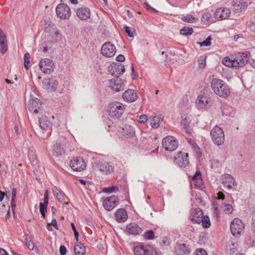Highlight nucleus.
<instances>
[{
    "label": "nucleus",
    "mask_w": 255,
    "mask_h": 255,
    "mask_svg": "<svg viewBox=\"0 0 255 255\" xmlns=\"http://www.w3.org/2000/svg\"><path fill=\"white\" fill-rule=\"evenodd\" d=\"M145 5L146 6V9L147 10H151L154 12H158V11L156 10L155 8H153L152 7L150 6L147 2H145Z\"/></svg>",
    "instance_id": "774afa93"
},
{
    "label": "nucleus",
    "mask_w": 255,
    "mask_h": 255,
    "mask_svg": "<svg viewBox=\"0 0 255 255\" xmlns=\"http://www.w3.org/2000/svg\"><path fill=\"white\" fill-rule=\"evenodd\" d=\"M76 15L81 20H87L90 17V9L87 7L79 8L76 10Z\"/></svg>",
    "instance_id": "aec40b11"
},
{
    "label": "nucleus",
    "mask_w": 255,
    "mask_h": 255,
    "mask_svg": "<svg viewBox=\"0 0 255 255\" xmlns=\"http://www.w3.org/2000/svg\"><path fill=\"white\" fill-rule=\"evenodd\" d=\"M79 182L80 183H81L82 184L84 185H87L88 186L86 187L87 188H89V186L90 185H92L93 184L92 182H91V181H88V180H86L82 179H79Z\"/></svg>",
    "instance_id": "13d9d810"
},
{
    "label": "nucleus",
    "mask_w": 255,
    "mask_h": 255,
    "mask_svg": "<svg viewBox=\"0 0 255 255\" xmlns=\"http://www.w3.org/2000/svg\"><path fill=\"white\" fill-rule=\"evenodd\" d=\"M126 229L129 234L133 235H139L142 232V229L135 223L128 224Z\"/></svg>",
    "instance_id": "412c9836"
},
{
    "label": "nucleus",
    "mask_w": 255,
    "mask_h": 255,
    "mask_svg": "<svg viewBox=\"0 0 255 255\" xmlns=\"http://www.w3.org/2000/svg\"><path fill=\"white\" fill-rule=\"evenodd\" d=\"M234 59H231L228 57H226L224 58L223 60V64L228 67H235L234 65Z\"/></svg>",
    "instance_id": "de8ad7c7"
},
{
    "label": "nucleus",
    "mask_w": 255,
    "mask_h": 255,
    "mask_svg": "<svg viewBox=\"0 0 255 255\" xmlns=\"http://www.w3.org/2000/svg\"><path fill=\"white\" fill-rule=\"evenodd\" d=\"M119 190V187L117 186H112L109 187H104L102 188V191L106 193H112L117 192Z\"/></svg>",
    "instance_id": "a18cd8bd"
},
{
    "label": "nucleus",
    "mask_w": 255,
    "mask_h": 255,
    "mask_svg": "<svg viewBox=\"0 0 255 255\" xmlns=\"http://www.w3.org/2000/svg\"><path fill=\"white\" fill-rule=\"evenodd\" d=\"M176 252L179 255H184L190 253V249L185 244H180L178 245V247Z\"/></svg>",
    "instance_id": "72a5a7b5"
},
{
    "label": "nucleus",
    "mask_w": 255,
    "mask_h": 255,
    "mask_svg": "<svg viewBox=\"0 0 255 255\" xmlns=\"http://www.w3.org/2000/svg\"><path fill=\"white\" fill-rule=\"evenodd\" d=\"M25 243L26 246L30 250H33L34 249V245L33 242L29 238L26 237L25 239Z\"/></svg>",
    "instance_id": "864d4df0"
},
{
    "label": "nucleus",
    "mask_w": 255,
    "mask_h": 255,
    "mask_svg": "<svg viewBox=\"0 0 255 255\" xmlns=\"http://www.w3.org/2000/svg\"><path fill=\"white\" fill-rule=\"evenodd\" d=\"M191 182L197 189L202 190L205 188L201 173L199 170L196 171L195 174L192 177Z\"/></svg>",
    "instance_id": "a211bd4d"
},
{
    "label": "nucleus",
    "mask_w": 255,
    "mask_h": 255,
    "mask_svg": "<svg viewBox=\"0 0 255 255\" xmlns=\"http://www.w3.org/2000/svg\"><path fill=\"white\" fill-rule=\"evenodd\" d=\"M116 60L118 62H124L125 60V56L122 54H120L117 56Z\"/></svg>",
    "instance_id": "e2e57ef3"
},
{
    "label": "nucleus",
    "mask_w": 255,
    "mask_h": 255,
    "mask_svg": "<svg viewBox=\"0 0 255 255\" xmlns=\"http://www.w3.org/2000/svg\"><path fill=\"white\" fill-rule=\"evenodd\" d=\"M42 83L45 89L51 91H55L57 85L55 80L50 78L44 79Z\"/></svg>",
    "instance_id": "cd10ccee"
},
{
    "label": "nucleus",
    "mask_w": 255,
    "mask_h": 255,
    "mask_svg": "<svg viewBox=\"0 0 255 255\" xmlns=\"http://www.w3.org/2000/svg\"><path fill=\"white\" fill-rule=\"evenodd\" d=\"M59 252L61 255H65L67 253V249L65 246L61 245L60 247Z\"/></svg>",
    "instance_id": "bf43d9fd"
},
{
    "label": "nucleus",
    "mask_w": 255,
    "mask_h": 255,
    "mask_svg": "<svg viewBox=\"0 0 255 255\" xmlns=\"http://www.w3.org/2000/svg\"><path fill=\"white\" fill-rule=\"evenodd\" d=\"M244 228L242 221L238 218L234 219L230 225L231 232L234 237H239Z\"/></svg>",
    "instance_id": "39448f33"
},
{
    "label": "nucleus",
    "mask_w": 255,
    "mask_h": 255,
    "mask_svg": "<svg viewBox=\"0 0 255 255\" xmlns=\"http://www.w3.org/2000/svg\"><path fill=\"white\" fill-rule=\"evenodd\" d=\"M40 70L45 74H50L53 70L54 63L50 59H43L39 63Z\"/></svg>",
    "instance_id": "ddd939ff"
},
{
    "label": "nucleus",
    "mask_w": 255,
    "mask_h": 255,
    "mask_svg": "<svg viewBox=\"0 0 255 255\" xmlns=\"http://www.w3.org/2000/svg\"><path fill=\"white\" fill-rule=\"evenodd\" d=\"M146 255H159L158 250L150 245L146 246Z\"/></svg>",
    "instance_id": "37998d69"
},
{
    "label": "nucleus",
    "mask_w": 255,
    "mask_h": 255,
    "mask_svg": "<svg viewBox=\"0 0 255 255\" xmlns=\"http://www.w3.org/2000/svg\"><path fill=\"white\" fill-rule=\"evenodd\" d=\"M110 87L116 92L123 91L125 89V85L122 79L119 77L114 78L109 81Z\"/></svg>",
    "instance_id": "dca6fc26"
},
{
    "label": "nucleus",
    "mask_w": 255,
    "mask_h": 255,
    "mask_svg": "<svg viewBox=\"0 0 255 255\" xmlns=\"http://www.w3.org/2000/svg\"><path fill=\"white\" fill-rule=\"evenodd\" d=\"M138 97L136 90L128 89L123 94V98L126 101L132 102L136 101Z\"/></svg>",
    "instance_id": "6ab92c4d"
},
{
    "label": "nucleus",
    "mask_w": 255,
    "mask_h": 255,
    "mask_svg": "<svg viewBox=\"0 0 255 255\" xmlns=\"http://www.w3.org/2000/svg\"><path fill=\"white\" fill-rule=\"evenodd\" d=\"M48 202L43 201L39 204L40 213L43 218H45V213L47 212Z\"/></svg>",
    "instance_id": "4c0bfd02"
},
{
    "label": "nucleus",
    "mask_w": 255,
    "mask_h": 255,
    "mask_svg": "<svg viewBox=\"0 0 255 255\" xmlns=\"http://www.w3.org/2000/svg\"><path fill=\"white\" fill-rule=\"evenodd\" d=\"M7 43L6 38L0 39V51L2 54H4L7 51Z\"/></svg>",
    "instance_id": "ea45409f"
},
{
    "label": "nucleus",
    "mask_w": 255,
    "mask_h": 255,
    "mask_svg": "<svg viewBox=\"0 0 255 255\" xmlns=\"http://www.w3.org/2000/svg\"><path fill=\"white\" fill-rule=\"evenodd\" d=\"M174 162L180 167H186L189 163L188 153L179 151L174 157Z\"/></svg>",
    "instance_id": "6e6552de"
},
{
    "label": "nucleus",
    "mask_w": 255,
    "mask_h": 255,
    "mask_svg": "<svg viewBox=\"0 0 255 255\" xmlns=\"http://www.w3.org/2000/svg\"><path fill=\"white\" fill-rule=\"evenodd\" d=\"M30 55L29 53H25L24 56V66L26 70L29 68L28 64L30 63Z\"/></svg>",
    "instance_id": "3c124183"
},
{
    "label": "nucleus",
    "mask_w": 255,
    "mask_h": 255,
    "mask_svg": "<svg viewBox=\"0 0 255 255\" xmlns=\"http://www.w3.org/2000/svg\"><path fill=\"white\" fill-rule=\"evenodd\" d=\"M119 203L118 197L112 195L105 199L103 201V206L106 210L111 211L118 205Z\"/></svg>",
    "instance_id": "4468645a"
},
{
    "label": "nucleus",
    "mask_w": 255,
    "mask_h": 255,
    "mask_svg": "<svg viewBox=\"0 0 255 255\" xmlns=\"http://www.w3.org/2000/svg\"><path fill=\"white\" fill-rule=\"evenodd\" d=\"M203 213L202 210L199 208H196L193 211L191 220L197 224H200L202 221Z\"/></svg>",
    "instance_id": "b1692460"
},
{
    "label": "nucleus",
    "mask_w": 255,
    "mask_h": 255,
    "mask_svg": "<svg viewBox=\"0 0 255 255\" xmlns=\"http://www.w3.org/2000/svg\"><path fill=\"white\" fill-rule=\"evenodd\" d=\"M143 237L146 240H151L155 238V234L153 230H149L144 232Z\"/></svg>",
    "instance_id": "79ce46f5"
},
{
    "label": "nucleus",
    "mask_w": 255,
    "mask_h": 255,
    "mask_svg": "<svg viewBox=\"0 0 255 255\" xmlns=\"http://www.w3.org/2000/svg\"><path fill=\"white\" fill-rule=\"evenodd\" d=\"M181 19L185 22L188 23H193L194 21V17L191 14H187L185 16H183Z\"/></svg>",
    "instance_id": "603ef678"
},
{
    "label": "nucleus",
    "mask_w": 255,
    "mask_h": 255,
    "mask_svg": "<svg viewBox=\"0 0 255 255\" xmlns=\"http://www.w3.org/2000/svg\"><path fill=\"white\" fill-rule=\"evenodd\" d=\"M202 226L204 228H208L210 227L211 223L208 216H204L202 219Z\"/></svg>",
    "instance_id": "8fccbe9b"
},
{
    "label": "nucleus",
    "mask_w": 255,
    "mask_h": 255,
    "mask_svg": "<svg viewBox=\"0 0 255 255\" xmlns=\"http://www.w3.org/2000/svg\"><path fill=\"white\" fill-rule=\"evenodd\" d=\"M161 120L160 117L159 116L153 117L150 124L151 127L153 128H157L159 126Z\"/></svg>",
    "instance_id": "49530a36"
},
{
    "label": "nucleus",
    "mask_w": 255,
    "mask_h": 255,
    "mask_svg": "<svg viewBox=\"0 0 255 255\" xmlns=\"http://www.w3.org/2000/svg\"><path fill=\"white\" fill-rule=\"evenodd\" d=\"M231 13L230 9L226 7H220L216 10L214 13L215 20H223L228 18Z\"/></svg>",
    "instance_id": "f3484780"
},
{
    "label": "nucleus",
    "mask_w": 255,
    "mask_h": 255,
    "mask_svg": "<svg viewBox=\"0 0 255 255\" xmlns=\"http://www.w3.org/2000/svg\"><path fill=\"white\" fill-rule=\"evenodd\" d=\"M194 255H208L207 252L203 249H197Z\"/></svg>",
    "instance_id": "6e6d98bb"
},
{
    "label": "nucleus",
    "mask_w": 255,
    "mask_h": 255,
    "mask_svg": "<svg viewBox=\"0 0 255 255\" xmlns=\"http://www.w3.org/2000/svg\"><path fill=\"white\" fill-rule=\"evenodd\" d=\"M64 153V149L60 143H56L53 149V154L55 156L62 155Z\"/></svg>",
    "instance_id": "f704fd0d"
},
{
    "label": "nucleus",
    "mask_w": 255,
    "mask_h": 255,
    "mask_svg": "<svg viewBox=\"0 0 255 255\" xmlns=\"http://www.w3.org/2000/svg\"><path fill=\"white\" fill-rule=\"evenodd\" d=\"M163 147L167 151H173L178 146V142L175 137L173 136H167L164 138L162 141Z\"/></svg>",
    "instance_id": "423d86ee"
},
{
    "label": "nucleus",
    "mask_w": 255,
    "mask_h": 255,
    "mask_svg": "<svg viewBox=\"0 0 255 255\" xmlns=\"http://www.w3.org/2000/svg\"><path fill=\"white\" fill-rule=\"evenodd\" d=\"M123 135L126 138H131L135 135V130L133 126L125 125L122 128Z\"/></svg>",
    "instance_id": "a878e982"
},
{
    "label": "nucleus",
    "mask_w": 255,
    "mask_h": 255,
    "mask_svg": "<svg viewBox=\"0 0 255 255\" xmlns=\"http://www.w3.org/2000/svg\"><path fill=\"white\" fill-rule=\"evenodd\" d=\"M201 21L204 24H207L214 22L216 20H215L214 16L213 17L209 12H205L202 15Z\"/></svg>",
    "instance_id": "7c9ffc66"
},
{
    "label": "nucleus",
    "mask_w": 255,
    "mask_h": 255,
    "mask_svg": "<svg viewBox=\"0 0 255 255\" xmlns=\"http://www.w3.org/2000/svg\"><path fill=\"white\" fill-rule=\"evenodd\" d=\"M124 110L125 107L122 103L118 102H113L109 105V115L113 119H119L123 114Z\"/></svg>",
    "instance_id": "f03ea898"
},
{
    "label": "nucleus",
    "mask_w": 255,
    "mask_h": 255,
    "mask_svg": "<svg viewBox=\"0 0 255 255\" xmlns=\"http://www.w3.org/2000/svg\"><path fill=\"white\" fill-rule=\"evenodd\" d=\"M222 184L224 187L228 189H235L237 184L235 178L229 174H225L222 178Z\"/></svg>",
    "instance_id": "2eb2a0df"
},
{
    "label": "nucleus",
    "mask_w": 255,
    "mask_h": 255,
    "mask_svg": "<svg viewBox=\"0 0 255 255\" xmlns=\"http://www.w3.org/2000/svg\"><path fill=\"white\" fill-rule=\"evenodd\" d=\"M49 200V191L46 189L44 193V199L43 201L48 202Z\"/></svg>",
    "instance_id": "680f3d73"
},
{
    "label": "nucleus",
    "mask_w": 255,
    "mask_h": 255,
    "mask_svg": "<svg viewBox=\"0 0 255 255\" xmlns=\"http://www.w3.org/2000/svg\"><path fill=\"white\" fill-rule=\"evenodd\" d=\"M71 228L72 230L74 232V236L75 238V240L77 242H78V237H79V233L76 230V227L73 223H71Z\"/></svg>",
    "instance_id": "4d7b16f0"
},
{
    "label": "nucleus",
    "mask_w": 255,
    "mask_h": 255,
    "mask_svg": "<svg viewBox=\"0 0 255 255\" xmlns=\"http://www.w3.org/2000/svg\"><path fill=\"white\" fill-rule=\"evenodd\" d=\"M98 168L100 171L107 174L113 172L114 167L111 162H101L98 163Z\"/></svg>",
    "instance_id": "393cba45"
},
{
    "label": "nucleus",
    "mask_w": 255,
    "mask_h": 255,
    "mask_svg": "<svg viewBox=\"0 0 255 255\" xmlns=\"http://www.w3.org/2000/svg\"><path fill=\"white\" fill-rule=\"evenodd\" d=\"M212 40V37L211 35L209 36L206 40H204L203 42H198L197 44L200 45L201 47L202 46H209L211 44V40Z\"/></svg>",
    "instance_id": "09e8293b"
},
{
    "label": "nucleus",
    "mask_w": 255,
    "mask_h": 255,
    "mask_svg": "<svg viewBox=\"0 0 255 255\" xmlns=\"http://www.w3.org/2000/svg\"><path fill=\"white\" fill-rule=\"evenodd\" d=\"M238 249L237 243L231 242L227 246L226 251L230 255L234 254Z\"/></svg>",
    "instance_id": "c9c22d12"
},
{
    "label": "nucleus",
    "mask_w": 255,
    "mask_h": 255,
    "mask_svg": "<svg viewBox=\"0 0 255 255\" xmlns=\"http://www.w3.org/2000/svg\"><path fill=\"white\" fill-rule=\"evenodd\" d=\"M232 3L234 9L236 11H242L248 6L247 2L244 1V0H233Z\"/></svg>",
    "instance_id": "bb28decb"
},
{
    "label": "nucleus",
    "mask_w": 255,
    "mask_h": 255,
    "mask_svg": "<svg viewBox=\"0 0 255 255\" xmlns=\"http://www.w3.org/2000/svg\"><path fill=\"white\" fill-rule=\"evenodd\" d=\"M211 87L214 92L220 97L226 98L230 95L231 91L229 86L221 79H212Z\"/></svg>",
    "instance_id": "f257e3e1"
},
{
    "label": "nucleus",
    "mask_w": 255,
    "mask_h": 255,
    "mask_svg": "<svg viewBox=\"0 0 255 255\" xmlns=\"http://www.w3.org/2000/svg\"><path fill=\"white\" fill-rule=\"evenodd\" d=\"M39 126L41 129L47 130L52 127V124L46 117H42L39 118Z\"/></svg>",
    "instance_id": "c85d7f7f"
},
{
    "label": "nucleus",
    "mask_w": 255,
    "mask_h": 255,
    "mask_svg": "<svg viewBox=\"0 0 255 255\" xmlns=\"http://www.w3.org/2000/svg\"><path fill=\"white\" fill-rule=\"evenodd\" d=\"M233 208L232 206L229 204H225L224 212L227 213H231L233 212Z\"/></svg>",
    "instance_id": "5fc2aeb1"
},
{
    "label": "nucleus",
    "mask_w": 255,
    "mask_h": 255,
    "mask_svg": "<svg viewBox=\"0 0 255 255\" xmlns=\"http://www.w3.org/2000/svg\"><path fill=\"white\" fill-rule=\"evenodd\" d=\"M70 166L76 171H83L86 168V163L84 159L80 157L74 158L70 162Z\"/></svg>",
    "instance_id": "9b49d317"
},
{
    "label": "nucleus",
    "mask_w": 255,
    "mask_h": 255,
    "mask_svg": "<svg viewBox=\"0 0 255 255\" xmlns=\"http://www.w3.org/2000/svg\"><path fill=\"white\" fill-rule=\"evenodd\" d=\"M217 199L224 200L225 196L222 192H219L217 194Z\"/></svg>",
    "instance_id": "0e129e2a"
},
{
    "label": "nucleus",
    "mask_w": 255,
    "mask_h": 255,
    "mask_svg": "<svg viewBox=\"0 0 255 255\" xmlns=\"http://www.w3.org/2000/svg\"><path fill=\"white\" fill-rule=\"evenodd\" d=\"M250 53L248 51L245 52H238L236 54L235 58H234V64L235 67H243L249 61Z\"/></svg>",
    "instance_id": "20e7f679"
},
{
    "label": "nucleus",
    "mask_w": 255,
    "mask_h": 255,
    "mask_svg": "<svg viewBox=\"0 0 255 255\" xmlns=\"http://www.w3.org/2000/svg\"><path fill=\"white\" fill-rule=\"evenodd\" d=\"M109 71L115 78L119 77L120 75H122L125 71V68L123 64L121 63H115L113 62L109 66Z\"/></svg>",
    "instance_id": "9d476101"
},
{
    "label": "nucleus",
    "mask_w": 255,
    "mask_h": 255,
    "mask_svg": "<svg viewBox=\"0 0 255 255\" xmlns=\"http://www.w3.org/2000/svg\"><path fill=\"white\" fill-rule=\"evenodd\" d=\"M206 58L207 56L205 55L200 56L198 60L199 64V68L200 69H204L206 65Z\"/></svg>",
    "instance_id": "c03bdc74"
},
{
    "label": "nucleus",
    "mask_w": 255,
    "mask_h": 255,
    "mask_svg": "<svg viewBox=\"0 0 255 255\" xmlns=\"http://www.w3.org/2000/svg\"><path fill=\"white\" fill-rule=\"evenodd\" d=\"M147 121V116L146 115H142L139 117V122L141 123H144Z\"/></svg>",
    "instance_id": "052dcab7"
},
{
    "label": "nucleus",
    "mask_w": 255,
    "mask_h": 255,
    "mask_svg": "<svg viewBox=\"0 0 255 255\" xmlns=\"http://www.w3.org/2000/svg\"><path fill=\"white\" fill-rule=\"evenodd\" d=\"M181 126L183 128V129H185V132L187 133H191V128H190V126L188 123L187 120L186 118H185L184 119L182 120V121L181 122Z\"/></svg>",
    "instance_id": "a19ab883"
},
{
    "label": "nucleus",
    "mask_w": 255,
    "mask_h": 255,
    "mask_svg": "<svg viewBox=\"0 0 255 255\" xmlns=\"http://www.w3.org/2000/svg\"><path fill=\"white\" fill-rule=\"evenodd\" d=\"M194 30L191 27L189 26H184L180 30V33L181 35L184 36H189L193 34Z\"/></svg>",
    "instance_id": "e433bc0d"
},
{
    "label": "nucleus",
    "mask_w": 255,
    "mask_h": 255,
    "mask_svg": "<svg viewBox=\"0 0 255 255\" xmlns=\"http://www.w3.org/2000/svg\"><path fill=\"white\" fill-rule=\"evenodd\" d=\"M101 50V53L107 57L114 56L116 52L115 46L110 42H107L103 44Z\"/></svg>",
    "instance_id": "f8f14e48"
},
{
    "label": "nucleus",
    "mask_w": 255,
    "mask_h": 255,
    "mask_svg": "<svg viewBox=\"0 0 255 255\" xmlns=\"http://www.w3.org/2000/svg\"><path fill=\"white\" fill-rule=\"evenodd\" d=\"M50 225H52L56 229H58V227L57 224V221L55 219L52 220Z\"/></svg>",
    "instance_id": "338daca9"
},
{
    "label": "nucleus",
    "mask_w": 255,
    "mask_h": 255,
    "mask_svg": "<svg viewBox=\"0 0 255 255\" xmlns=\"http://www.w3.org/2000/svg\"><path fill=\"white\" fill-rule=\"evenodd\" d=\"M116 221L118 223H123L126 222L128 216L126 210L124 208H120L117 210L115 214Z\"/></svg>",
    "instance_id": "4be33fe9"
},
{
    "label": "nucleus",
    "mask_w": 255,
    "mask_h": 255,
    "mask_svg": "<svg viewBox=\"0 0 255 255\" xmlns=\"http://www.w3.org/2000/svg\"><path fill=\"white\" fill-rule=\"evenodd\" d=\"M52 191L54 196L56 197L57 199L60 203L65 205L68 204L67 203L65 202L66 199H67L68 198L56 186H54L52 188Z\"/></svg>",
    "instance_id": "5701e85b"
},
{
    "label": "nucleus",
    "mask_w": 255,
    "mask_h": 255,
    "mask_svg": "<svg viewBox=\"0 0 255 255\" xmlns=\"http://www.w3.org/2000/svg\"><path fill=\"white\" fill-rule=\"evenodd\" d=\"M75 255H84L86 253V248L81 242H77L74 246Z\"/></svg>",
    "instance_id": "c756f323"
},
{
    "label": "nucleus",
    "mask_w": 255,
    "mask_h": 255,
    "mask_svg": "<svg viewBox=\"0 0 255 255\" xmlns=\"http://www.w3.org/2000/svg\"><path fill=\"white\" fill-rule=\"evenodd\" d=\"M57 16L61 19H67L71 15L70 7L65 3H60L56 7Z\"/></svg>",
    "instance_id": "0eeeda50"
},
{
    "label": "nucleus",
    "mask_w": 255,
    "mask_h": 255,
    "mask_svg": "<svg viewBox=\"0 0 255 255\" xmlns=\"http://www.w3.org/2000/svg\"><path fill=\"white\" fill-rule=\"evenodd\" d=\"M16 193H17L16 189L15 188H13L12 189L11 200H15Z\"/></svg>",
    "instance_id": "69168bd1"
},
{
    "label": "nucleus",
    "mask_w": 255,
    "mask_h": 255,
    "mask_svg": "<svg viewBox=\"0 0 255 255\" xmlns=\"http://www.w3.org/2000/svg\"><path fill=\"white\" fill-rule=\"evenodd\" d=\"M196 103L199 108H204L208 103V98L207 97L200 95L198 97Z\"/></svg>",
    "instance_id": "2f4dec72"
},
{
    "label": "nucleus",
    "mask_w": 255,
    "mask_h": 255,
    "mask_svg": "<svg viewBox=\"0 0 255 255\" xmlns=\"http://www.w3.org/2000/svg\"><path fill=\"white\" fill-rule=\"evenodd\" d=\"M123 30L125 32L129 37H133L136 34V31L134 28L128 26H125L123 27Z\"/></svg>",
    "instance_id": "58836bf2"
},
{
    "label": "nucleus",
    "mask_w": 255,
    "mask_h": 255,
    "mask_svg": "<svg viewBox=\"0 0 255 255\" xmlns=\"http://www.w3.org/2000/svg\"><path fill=\"white\" fill-rule=\"evenodd\" d=\"M210 135L213 143L218 146L225 141V134L223 129L218 126L214 127L210 131Z\"/></svg>",
    "instance_id": "7ed1b4c3"
},
{
    "label": "nucleus",
    "mask_w": 255,
    "mask_h": 255,
    "mask_svg": "<svg viewBox=\"0 0 255 255\" xmlns=\"http://www.w3.org/2000/svg\"><path fill=\"white\" fill-rule=\"evenodd\" d=\"M147 251L146 246H137L133 249L134 255H146Z\"/></svg>",
    "instance_id": "473e14b6"
},
{
    "label": "nucleus",
    "mask_w": 255,
    "mask_h": 255,
    "mask_svg": "<svg viewBox=\"0 0 255 255\" xmlns=\"http://www.w3.org/2000/svg\"><path fill=\"white\" fill-rule=\"evenodd\" d=\"M29 111L34 114L42 113V102L37 98L30 99L27 106Z\"/></svg>",
    "instance_id": "1a4fd4ad"
}]
</instances>
